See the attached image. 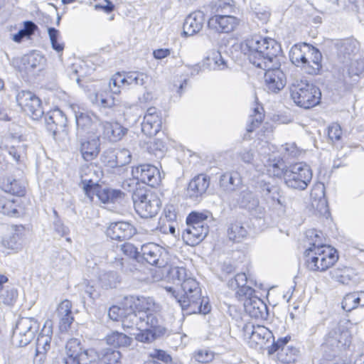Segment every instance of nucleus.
I'll return each instance as SVG.
<instances>
[{
    "label": "nucleus",
    "mask_w": 364,
    "mask_h": 364,
    "mask_svg": "<svg viewBox=\"0 0 364 364\" xmlns=\"http://www.w3.org/2000/svg\"><path fill=\"white\" fill-rule=\"evenodd\" d=\"M305 235L304 243L308 247L304 252V257L308 269L324 272L337 262L338 255L336 250L324 244L321 231L310 229Z\"/></svg>",
    "instance_id": "nucleus-1"
},
{
    "label": "nucleus",
    "mask_w": 364,
    "mask_h": 364,
    "mask_svg": "<svg viewBox=\"0 0 364 364\" xmlns=\"http://www.w3.org/2000/svg\"><path fill=\"white\" fill-rule=\"evenodd\" d=\"M242 51L247 55L250 63L259 68L277 65L282 49L275 40L253 35L240 44Z\"/></svg>",
    "instance_id": "nucleus-2"
},
{
    "label": "nucleus",
    "mask_w": 364,
    "mask_h": 364,
    "mask_svg": "<svg viewBox=\"0 0 364 364\" xmlns=\"http://www.w3.org/2000/svg\"><path fill=\"white\" fill-rule=\"evenodd\" d=\"M333 46L337 50L338 58L342 64L336 66L333 77L340 86L348 89L357 80L353 78L358 77L363 69L353 68L355 65H359L358 61L353 60V57L358 49V43L353 38L340 39L336 40Z\"/></svg>",
    "instance_id": "nucleus-3"
},
{
    "label": "nucleus",
    "mask_w": 364,
    "mask_h": 364,
    "mask_svg": "<svg viewBox=\"0 0 364 364\" xmlns=\"http://www.w3.org/2000/svg\"><path fill=\"white\" fill-rule=\"evenodd\" d=\"M99 176L95 167L87 166L82 169L81 186L85 194L93 200L94 196L103 203H120L124 198V193L118 189L102 188L98 184Z\"/></svg>",
    "instance_id": "nucleus-4"
},
{
    "label": "nucleus",
    "mask_w": 364,
    "mask_h": 364,
    "mask_svg": "<svg viewBox=\"0 0 364 364\" xmlns=\"http://www.w3.org/2000/svg\"><path fill=\"white\" fill-rule=\"evenodd\" d=\"M247 277L245 273H237L228 281V287L235 290L239 299H246L245 309L250 316L255 318H263L267 315V306L257 297L252 298L255 290L247 285Z\"/></svg>",
    "instance_id": "nucleus-5"
},
{
    "label": "nucleus",
    "mask_w": 364,
    "mask_h": 364,
    "mask_svg": "<svg viewBox=\"0 0 364 364\" xmlns=\"http://www.w3.org/2000/svg\"><path fill=\"white\" fill-rule=\"evenodd\" d=\"M347 321H341L328 332L322 343L323 350L328 357H334L350 343V333L345 324Z\"/></svg>",
    "instance_id": "nucleus-6"
},
{
    "label": "nucleus",
    "mask_w": 364,
    "mask_h": 364,
    "mask_svg": "<svg viewBox=\"0 0 364 364\" xmlns=\"http://www.w3.org/2000/svg\"><path fill=\"white\" fill-rule=\"evenodd\" d=\"M294 103L304 109H309L320 102L321 93L318 87L306 81H296L290 89Z\"/></svg>",
    "instance_id": "nucleus-7"
},
{
    "label": "nucleus",
    "mask_w": 364,
    "mask_h": 364,
    "mask_svg": "<svg viewBox=\"0 0 364 364\" xmlns=\"http://www.w3.org/2000/svg\"><path fill=\"white\" fill-rule=\"evenodd\" d=\"M137 214L144 218L155 216L160 210L161 200L158 196L146 188H139L132 196Z\"/></svg>",
    "instance_id": "nucleus-8"
},
{
    "label": "nucleus",
    "mask_w": 364,
    "mask_h": 364,
    "mask_svg": "<svg viewBox=\"0 0 364 364\" xmlns=\"http://www.w3.org/2000/svg\"><path fill=\"white\" fill-rule=\"evenodd\" d=\"M167 290L172 293L182 310L186 311L187 314H206L210 311L208 299L202 295H200V299H191V296L193 292L190 289H181V287H178L176 291L172 287L167 288Z\"/></svg>",
    "instance_id": "nucleus-9"
},
{
    "label": "nucleus",
    "mask_w": 364,
    "mask_h": 364,
    "mask_svg": "<svg viewBox=\"0 0 364 364\" xmlns=\"http://www.w3.org/2000/svg\"><path fill=\"white\" fill-rule=\"evenodd\" d=\"M312 171L309 165L305 163H296L292 164L286 170L284 183L287 187L304 191L312 180Z\"/></svg>",
    "instance_id": "nucleus-10"
},
{
    "label": "nucleus",
    "mask_w": 364,
    "mask_h": 364,
    "mask_svg": "<svg viewBox=\"0 0 364 364\" xmlns=\"http://www.w3.org/2000/svg\"><path fill=\"white\" fill-rule=\"evenodd\" d=\"M39 328L40 323L33 318H18L13 331V343L18 347L26 346L33 340Z\"/></svg>",
    "instance_id": "nucleus-11"
},
{
    "label": "nucleus",
    "mask_w": 364,
    "mask_h": 364,
    "mask_svg": "<svg viewBox=\"0 0 364 364\" xmlns=\"http://www.w3.org/2000/svg\"><path fill=\"white\" fill-rule=\"evenodd\" d=\"M124 306L134 307L137 311H141L146 315L144 316L146 323L150 327H156L159 323L157 317L158 306L151 297L135 296L129 295L124 296Z\"/></svg>",
    "instance_id": "nucleus-12"
},
{
    "label": "nucleus",
    "mask_w": 364,
    "mask_h": 364,
    "mask_svg": "<svg viewBox=\"0 0 364 364\" xmlns=\"http://www.w3.org/2000/svg\"><path fill=\"white\" fill-rule=\"evenodd\" d=\"M243 336L252 348H267L276 343L272 332L264 326L247 323L242 328Z\"/></svg>",
    "instance_id": "nucleus-13"
},
{
    "label": "nucleus",
    "mask_w": 364,
    "mask_h": 364,
    "mask_svg": "<svg viewBox=\"0 0 364 364\" xmlns=\"http://www.w3.org/2000/svg\"><path fill=\"white\" fill-rule=\"evenodd\" d=\"M67 357L65 358V364H83L92 363L95 360V350L84 349L78 338H70L65 345Z\"/></svg>",
    "instance_id": "nucleus-14"
},
{
    "label": "nucleus",
    "mask_w": 364,
    "mask_h": 364,
    "mask_svg": "<svg viewBox=\"0 0 364 364\" xmlns=\"http://www.w3.org/2000/svg\"><path fill=\"white\" fill-rule=\"evenodd\" d=\"M261 161L267 167V171L273 176L284 178L286 170L288 168L282 159L274 153H270V148L267 142H264L259 149Z\"/></svg>",
    "instance_id": "nucleus-15"
},
{
    "label": "nucleus",
    "mask_w": 364,
    "mask_h": 364,
    "mask_svg": "<svg viewBox=\"0 0 364 364\" xmlns=\"http://www.w3.org/2000/svg\"><path fill=\"white\" fill-rule=\"evenodd\" d=\"M18 105L33 120L42 117L43 110L41 100L30 91L21 90L16 96Z\"/></svg>",
    "instance_id": "nucleus-16"
},
{
    "label": "nucleus",
    "mask_w": 364,
    "mask_h": 364,
    "mask_svg": "<svg viewBox=\"0 0 364 364\" xmlns=\"http://www.w3.org/2000/svg\"><path fill=\"white\" fill-rule=\"evenodd\" d=\"M18 105L33 120L42 117L43 110L41 100L30 91L21 90L16 96Z\"/></svg>",
    "instance_id": "nucleus-17"
},
{
    "label": "nucleus",
    "mask_w": 364,
    "mask_h": 364,
    "mask_svg": "<svg viewBox=\"0 0 364 364\" xmlns=\"http://www.w3.org/2000/svg\"><path fill=\"white\" fill-rule=\"evenodd\" d=\"M18 105L33 120L42 117L43 110L41 100L30 91L21 90L16 96Z\"/></svg>",
    "instance_id": "nucleus-18"
},
{
    "label": "nucleus",
    "mask_w": 364,
    "mask_h": 364,
    "mask_svg": "<svg viewBox=\"0 0 364 364\" xmlns=\"http://www.w3.org/2000/svg\"><path fill=\"white\" fill-rule=\"evenodd\" d=\"M289 341V337L278 338L276 343L268 346V353L272 355L277 352L278 358L282 363H294L299 356V350L294 346L287 345Z\"/></svg>",
    "instance_id": "nucleus-19"
},
{
    "label": "nucleus",
    "mask_w": 364,
    "mask_h": 364,
    "mask_svg": "<svg viewBox=\"0 0 364 364\" xmlns=\"http://www.w3.org/2000/svg\"><path fill=\"white\" fill-rule=\"evenodd\" d=\"M258 189L261 198L267 205H278L280 207L285 208L287 201L284 192L282 188L277 185H274L269 182L261 181L258 182Z\"/></svg>",
    "instance_id": "nucleus-20"
},
{
    "label": "nucleus",
    "mask_w": 364,
    "mask_h": 364,
    "mask_svg": "<svg viewBox=\"0 0 364 364\" xmlns=\"http://www.w3.org/2000/svg\"><path fill=\"white\" fill-rule=\"evenodd\" d=\"M139 253L140 260H144L151 265L161 268L165 267L167 263L164 258L166 256L165 249L156 243L144 244Z\"/></svg>",
    "instance_id": "nucleus-21"
},
{
    "label": "nucleus",
    "mask_w": 364,
    "mask_h": 364,
    "mask_svg": "<svg viewBox=\"0 0 364 364\" xmlns=\"http://www.w3.org/2000/svg\"><path fill=\"white\" fill-rule=\"evenodd\" d=\"M262 68L265 70L264 80V87L268 92L277 93L282 90L287 82L286 75L280 69V60L277 65Z\"/></svg>",
    "instance_id": "nucleus-22"
},
{
    "label": "nucleus",
    "mask_w": 364,
    "mask_h": 364,
    "mask_svg": "<svg viewBox=\"0 0 364 364\" xmlns=\"http://www.w3.org/2000/svg\"><path fill=\"white\" fill-rule=\"evenodd\" d=\"M161 112L154 107L148 108L141 122L142 132L149 136H154L161 130Z\"/></svg>",
    "instance_id": "nucleus-23"
},
{
    "label": "nucleus",
    "mask_w": 364,
    "mask_h": 364,
    "mask_svg": "<svg viewBox=\"0 0 364 364\" xmlns=\"http://www.w3.org/2000/svg\"><path fill=\"white\" fill-rule=\"evenodd\" d=\"M132 173L143 183L154 187L161 181L159 169L151 164H141L132 168Z\"/></svg>",
    "instance_id": "nucleus-24"
},
{
    "label": "nucleus",
    "mask_w": 364,
    "mask_h": 364,
    "mask_svg": "<svg viewBox=\"0 0 364 364\" xmlns=\"http://www.w3.org/2000/svg\"><path fill=\"white\" fill-rule=\"evenodd\" d=\"M239 23V20L230 14H216L209 18L208 27L218 33H230Z\"/></svg>",
    "instance_id": "nucleus-25"
},
{
    "label": "nucleus",
    "mask_w": 364,
    "mask_h": 364,
    "mask_svg": "<svg viewBox=\"0 0 364 364\" xmlns=\"http://www.w3.org/2000/svg\"><path fill=\"white\" fill-rule=\"evenodd\" d=\"M136 232V228L131 223L119 221L111 223L107 229L106 234L112 240L123 241L132 237Z\"/></svg>",
    "instance_id": "nucleus-26"
},
{
    "label": "nucleus",
    "mask_w": 364,
    "mask_h": 364,
    "mask_svg": "<svg viewBox=\"0 0 364 364\" xmlns=\"http://www.w3.org/2000/svg\"><path fill=\"white\" fill-rule=\"evenodd\" d=\"M53 335V325L52 321L50 320H47L40 333L37 337L36 341V356L40 355L39 362L36 361V364H40L41 361L43 360L44 355L50 350V342L52 339Z\"/></svg>",
    "instance_id": "nucleus-27"
},
{
    "label": "nucleus",
    "mask_w": 364,
    "mask_h": 364,
    "mask_svg": "<svg viewBox=\"0 0 364 364\" xmlns=\"http://www.w3.org/2000/svg\"><path fill=\"white\" fill-rule=\"evenodd\" d=\"M144 316H146L144 313L137 311L134 307H128L122 318V326L124 328H136L137 330L150 327Z\"/></svg>",
    "instance_id": "nucleus-28"
},
{
    "label": "nucleus",
    "mask_w": 364,
    "mask_h": 364,
    "mask_svg": "<svg viewBox=\"0 0 364 364\" xmlns=\"http://www.w3.org/2000/svg\"><path fill=\"white\" fill-rule=\"evenodd\" d=\"M209 186V177L204 174H199L190 181L186 190V196L193 201H198L206 193Z\"/></svg>",
    "instance_id": "nucleus-29"
},
{
    "label": "nucleus",
    "mask_w": 364,
    "mask_h": 364,
    "mask_svg": "<svg viewBox=\"0 0 364 364\" xmlns=\"http://www.w3.org/2000/svg\"><path fill=\"white\" fill-rule=\"evenodd\" d=\"M209 231L208 225L197 226L186 225L183 231L182 237L185 242L190 246H195L202 242Z\"/></svg>",
    "instance_id": "nucleus-30"
},
{
    "label": "nucleus",
    "mask_w": 364,
    "mask_h": 364,
    "mask_svg": "<svg viewBox=\"0 0 364 364\" xmlns=\"http://www.w3.org/2000/svg\"><path fill=\"white\" fill-rule=\"evenodd\" d=\"M205 23V14L201 11H196L188 15L183 22V28L185 36H193L199 33Z\"/></svg>",
    "instance_id": "nucleus-31"
},
{
    "label": "nucleus",
    "mask_w": 364,
    "mask_h": 364,
    "mask_svg": "<svg viewBox=\"0 0 364 364\" xmlns=\"http://www.w3.org/2000/svg\"><path fill=\"white\" fill-rule=\"evenodd\" d=\"M313 199L311 205L321 215L326 217L329 214L327 199L325 197V187L323 183H318L314 186L311 192Z\"/></svg>",
    "instance_id": "nucleus-32"
},
{
    "label": "nucleus",
    "mask_w": 364,
    "mask_h": 364,
    "mask_svg": "<svg viewBox=\"0 0 364 364\" xmlns=\"http://www.w3.org/2000/svg\"><path fill=\"white\" fill-rule=\"evenodd\" d=\"M315 51L313 55L306 58L301 69L309 75H317L321 73L322 70V54L318 48L312 46L309 51Z\"/></svg>",
    "instance_id": "nucleus-33"
},
{
    "label": "nucleus",
    "mask_w": 364,
    "mask_h": 364,
    "mask_svg": "<svg viewBox=\"0 0 364 364\" xmlns=\"http://www.w3.org/2000/svg\"><path fill=\"white\" fill-rule=\"evenodd\" d=\"M23 212L21 199L0 194V213L13 217H18Z\"/></svg>",
    "instance_id": "nucleus-34"
},
{
    "label": "nucleus",
    "mask_w": 364,
    "mask_h": 364,
    "mask_svg": "<svg viewBox=\"0 0 364 364\" xmlns=\"http://www.w3.org/2000/svg\"><path fill=\"white\" fill-rule=\"evenodd\" d=\"M100 125L104 137L112 142L119 141L127 132V129L116 122H102Z\"/></svg>",
    "instance_id": "nucleus-35"
},
{
    "label": "nucleus",
    "mask_w": 364,
    "mask_h": 364,
    "mask_svg": "<svg viewBox=\"0 0 364 364\" xmlns=\"http://www.w3.org/2000/svg\"><path fill=\"white\" fill-rule=\"evenodd\" d=\"M238 203L242 208L248 210L251 213L255 212L258 215L263 212V208L259 205L258 198L250 190L245 189L241 191Z\"/></svg>",
    "instance_id": "nucleus-36"
},
{
    "label": "nucleus",
    "mask_w": 364,
    "mask_h": 364,
    "mask_svg": "<svg viewBox=\"0 0 364 364\" xmlns=\"http://www.w3.org/2000/svg\"><path fill=\"white\" fill-rule=\"evenodd\" d=\"M80 150L85 161H90L95 159L100 151V136H94L82 141Z\"/></svg>",
    "instance_id": "nucleus-37"
},
{
    "label": "nucleus",
    "mask_w": 364,
    "mask_h": 364,
    "mask_svg": "<svg viewBox=\"0 0 364 364\" xmlns=\"http://www.w3.org/2000/svg\"><path fill=\"white\" fill-rule=\"evenodd\" d=\"M1 246L7 254L17 252L22 248V235L17 229L13 230L1 240Z\"/></svg>",
    "instance_id": "nucleus-38"
},
{
    "label": "nucleus",
    "mask_w": 364,
    "mask_h": 364,
    "mask_svg": "<svg viewBox=\"0 0 364 364\" xmlns=\"http://www.w3.org/2000/svg\"><path fill=\"white\" fill-rule=\"evenodd\" d=\"M8 282L9 278L6 276L0 274V303L13 306L17 300L18 291L13 287H4Z\"/></svg>",
    "instance_id": "nucleus-39"
},
{
    "label": "nucleus",
    "mask_w": 364,
    "mask_h": 364,
    "mask_svg": "<svg viewBox=\"0 0 364 364\" xmlns=\"http://www.w3.org/2000/svg\"><path fill=\"white\" fill-rule=\"evenodd\" d=\"M313 46L307 43L294 45L290 50L289 58L291 62L296 67L301 68L306 58L313 55L315 51H309Z\"/></svg>",
    "instance_id": "nucleus-40"
},
{
    "label": "nucleus",
    "mask_w": 364,
    "mask_h": 364,
    "mask_svg": "<svg viewBox=\"0 0 364 364\" xmlns=\"http://www.w3.org/2000/svg\"><path fill=\"white\" fill-rule=\"evenodd\" d=\"M242 183V179L237 172H228L220 177V187L226 193L235 191Z\"/></svg>",
    "instance_id": "nucleus-41"
},
{
    "label": "nucleus",
    "mask_w": 364,
    "mask_h": 364,
    "mask_svg": "<svg viewBox=\"0 0 364 364\" xmlns=\"http://www.w3.org/2000/svg\"><path fill=\"white\" fill-rule=\"evenodd\" d=\"M203 66L209 70H223L228 68L227 62L217 50H212L203 60Z\"/></svg>",
    "instance_id": "nucleus-42"
},
{
    "label": "nucleus",
    "mask_w": 364,
    "mask_h": 364,
    "mask_svg": "<svg viewBox=\"0 0 364 364\" xmlns=\"http://www.w3.org/2000/svg\"><path fill=\"white\" fill-rule=\"evenodd\" d=\"M139 331L140 332L136 334V340L146 343L153 342L157 337L165 333V328L159 326V323L156 327H146Z\"/></svg>",
    "instance_id": "nucleus-43"
},
{
    "label": "nucleus",
    "mask_w": 364,
    "mask_h": 364,
    "mask_svg": "<svg viewBox=\"0 0 364 364\" xmlns=\"http://www.w3.org/2000/svg\"><path fill=\"white\" fill-rule=\"evenodd\" d=\"M1 186L6 193H11L13 196L21 197L24 196L26 193L24 183L12 177L5 178L2 182Z\"/></svg>",
    "instance_id": "nucleus-44"
},
{
    "label": "nucleus",
    "mask_w": 364,
    "mask_h": 364,
    "mask_svg": "<svg viewBox=\"0 0 364 364\" xmlns=\"http://www.w3.org/2000/svg\"><path fill=\"white\" fill-rule=\"evenodd\" d=\"M107 343L115 348L129 347L133 342L132 338L123 333L113 331L106 337Z\"/></svg>",
    "instance_id": "nucleus-45"
},
{
    "label": "nucleus",
    "mask_w": 364,
    "mask_h": 364,
    "mask_svg": "<svg viewBox=\"0 0 364 364\" xmlns=\"http://www.w3.org/2000/svg\"><path fill=\"white\" fill-rule=\"evenodd\" d=\"M99 359V364H119L121 353L112 348L103 349L100 353L96 352V358Z\"/></svg>",
    "instance_id": "nucleus-46"
},
{
    "label": "nucleus",
    "mask_w": 364,
    "mask_h": 364,
    "mask_svg": "<svg viewBox=\"0 0 364 364\" xmlns=\"http://www.w3.org/2000/svg\"><path fill=\"white\" fill-rule=\"evenodd\" d=\"M227 233L230 240L239 242L247 237V230L242 223L236 221L228 226Z\"/></svg>",
    "instance_id": "nucleus-47"
},
{
    "label": "nucleus",
    "mask_w": 364,
    "mask_h": 364,
    "mask_svg": "<svg viewBox=\"0 0 364 364\" xmlns=\"http://www.w3.org/2000/svg\"><path fill=\"white\" fill-rule=\"evenodd\" d=\"M109 87L114 94L120 93V88H129L127 72L117 73L109 80Z\"/></svg>",
    "instance_id": "nucleus-48"
},
{
    "label": "nucleus",
    "mask_w": 364,
    "mask_h": 364,
    "mask_svg": "<svg viewBox=\"0 0 364 364\" xmlns=\"http://www.w3.org/2000/svg\"><path fill=\"white\" fill-rule=\"evenodd\" d=\"M99 282L102 287L105 289L116 288L120 283L118 274L113 271L105 272L100 274Z\"/></svg>",
    "instance_id": "nucleus-49"
},
{
    "label": "nucleus",
    "mask_w": 364,
    "mask_h": 364,
    "mask_svg": "<svg viewBox=\"0 0 364 364\" xmlns=\"http://www.w3.org/2000/svg\"><path fill=\"white\" fill-rule=\"evenodd\" d=\"M264 117L263 107L259 105L255 107L252 110V114H251L249 117L247 127V132H252L258 128L262 122Z\"/></svg>",
    "instance_id": "nucleus-50"
},
{
    "label": "nucleus",
    "mask_w": 364,
    "mask_h": 364,
    "mask_svg": "<svg viewBox=\"0 0 364 364\" xmlns=\"http://www.w3.org/2000/svg\"><path fill=\"white\" fill-rule=\"evenodd\" d=\"M127 77L129 88L131 87L144 86L149 80L148 75L139 71L127 72Z\"/></svg>",
    "instance_id": "nucleus-51"
},
{
    "label": "nucleus",
    "mask_w": 364,
    "mask_h": 364,
    "mask_svg": "<svg viewBox=\"0 0 364 364\" xmlns=\"http://www.w3.org/2000/svg\"><path fill=\"white\" fill-rule=\"evenodd\" d=\"M250 7L255 17L257 18L259 21H261L262 23H266L268 21L270 17V11L267 6L262 5L257 1L254 0L251 1Z\"/></svg>",
    "instance_id": "nucleus-52"
},
{
    "label": "nucleus",
    "mask_w": 364,
    "mask_h": 364,
    "mask_svg": "<svg viewBox=\"0 0 364 364\" xmlns=\"http://www.w3.org/2000/svg\"><path fill=\"white\" fill-rule=\"evenodd\" d=\"M48 33L52 48L58 53H62L65 48V43L61 40L60 31L53 27H49Z\"/></svg>",
    "instance_id": "nucleus-53"
},
{
    "label": "nucleus",
    "mask_w": 364,
    "mask_h": 364,
    "mask_svg": "<svg viewBox=\"0 0 364 364\" xmlns=\"http://www.w3.org/2000/svg\"><path fill=\"white\" fill-rule=\"evenodd\" d=\"M168 277L176 286H180L185 279L189 277L186 269L182 267H171L168 271Z\"/></svg>",
    "instance_id": "nucleus-54"
},
{
    "label": "nucleus",
    "mask_w": 364,
    "mask_h": 364,
    "mask_svg": "<svg viewBox=\"0 0 364 364\" xmlns=\"http://www.w3.org/2000/svg\"><path fill=\"white\" fill-rule=\"evenodd\" d=\"M27 145L25 144H18L12 146L9 149V154L18 163H23L26 159Z\"/></svg>",
    "instance_id": "nucleus-55"
},
{
    "label": "nucleus",
    "mask_w": 364,
    "mask_h": 364,
    "mask_svg": "<svg viewBox=\"0 0 364 364\" xmlns=\"http://www.w3.org/2000/svg\"><path fill=\"white\" fill-rule=\"evenodd\" d=\"M147 149L149 153L154 154L156 156L161 157L166 150V141L161 138H155L149 142Z\"/></svg>",
    "instance_id": "nucleus-56"
},
{
    "label": "nucleus",
    "mask_w": 364,
    "mask_h": 364,
    "mask_svg": "<svg viewBox=\"0 0 364 364\" xmlns=\"http://www.w3.org/2000/svg\"><path fill=\"white\" fill-rule=\"evenodd\" d=\"M44 61V58L38 53H31L23 58V65L28 71L40 67Z\"/></svg>",
    "instance_id": "nucleus-57"
},
{
    "label": "nucleus",
    "mask_w": 364,
    "mask_h": 364,
    "mask_svg": "<svg viewBox=\"0 0 364 364\" xmlns=\"http://www.w3.org/2000/svg\"><path fill=\"white\" fill-rule=\"evenodd\" d=\"M179 287H181V289L191 290L193 292V294L191 296V299H200L201 289L199 287L198 282L193 277H189L187 279H185Z\"/></svg>",
    "instance_id": "nucleus-58"
},
{
    "label": "nucleus",
    "mask_w": 364,
    "mask_h": 364,
    "mask_svg": "<svg viewBox=\"0 0 364 364\" xmlns=\"http://www.w3.org/2000/svg\"><path fill=\"white\" fill-rule=\"evenodd\" d=\"M52 120H55L60 131L65 132L68 123V119L65 113L60 109H55L48 113Z\"/></svg>",
    "instance_id": "nucleus-59"
},
{
    "label": "nucleus",
    "mask_w": 364,
    "mask_h": 364,
    "mask_svg": "<svg viewBox=\"0 0 364 364\" xmlns=\"http://www.w3.org/2000/svg\"><path fill=\"white\" fill-rule=\"evenodd\" d=\"M75 114V122L77 128L82 130H86L92 125V118L85 112H76L75 108H73Z\"/></svg>",
    "instance_id": "nucleus-60"
},
{
    "label": "nucleus",
    "mask_w": 364,
    "mask_h": 364,
    "mask_svg": "<svg viewBox=\"0 0 364 364\" xmlns=\"http://www.w3.org/2000/svg\"><path fill=\"white\" fill-rule=\"evenodd\" d=\"M101 161L110 168L117 167V151L112 149H106L101 155Z\"/></svg>",
    "instance_id": "nucleus-61"
},
{
    "label": "nucleus",
    "mask_w": 364,
    "mask_h": 364,
    "mask_svg": "<svg viewBox=\"0 0 364 364\" xmlns=\"http://www.w3.org/2000/svg\"><path fill=\"white\" fill-rule=\"evenodd\" d=\"M208 216L202 213L192 212L186 218V225L197 226L207 225L206 220Z\"/></svg>",
    "instance_id": "nucleus-62"
},
{
    "label": "nucleus",
    "mask_w": 364,
    "mask_h": 364,
    "mask_svg": "<svg viewBox=\"0 0 364 364\" xmlns=\"http://www.w3.org/2000/svg\"><path fill=\"white\" fill-rule=\"evenodd\" d=\"M214 353L208 349H200L194 353L193 358L200 363H207L214 358Z\"/></svg>",
    "instance_id": "nucleus-63"
},
{
    "label": "nucleus",
    "mask_w": 364,
    "mask_h": 364,
    "mask_svg": "<svg viewBox=\"0 0 364 364\" xmlns=\"http://www.w3.org/2000/svg\"><path fill=\"white\" fill-rule=\"evenodd\" d=\"M93 102L105 108H111L115 105L114 98L112 95L105 97L102 94H95Z\"/></svg>",
    "instance_id": "nucleus-64"
}]
</instances>
